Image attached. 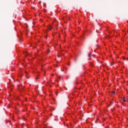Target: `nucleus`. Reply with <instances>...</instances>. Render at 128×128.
<instances>
[{
    "mask_svg": "<svg viewBox=\"0 0 128 128\" xmlns=\"http://www.w3.org/2000/svg\"><path fill=\"white\" fill-rule=\"evenodd\" d=\"M92 56V54H88V56L90 57V56Z\"/></svg>",
    "mask_w": 128,
    "mask_h": 128,
    "instance_id": "obj_3",
    "label": "nucleus"
},
{
    "mask_svg": "<svg viewBox=\"0 0 128 128\" xmlns=\"http://www.w3.org/2000/svg\"><path fill=\"white\" fill-rule=\"evenodd\" d=\"M49 30H51V29H50V28H49Z\"/></svg>",
    "mask_w": 128,
    "mask_h": 128,
    "instance_id": "obj_4",
    "label": "nucleus"
},
{
    "mask_svg": "<svg viewBox=\"0 0 128 128\" xmlns=\"http://www.w3.org/2000/svg\"><path fill=\"white\" fill-rule=\"evenodd\" d=\"M123 102H126V98H123Z\"/></svg>",
    "mask_w": 128,
    "mask_h": 128,
    "instance_id": "obj_2",
    "label": "nucleus"
},
{
    "mask_svg": "<svg viewBox=\"0 0 128 128\" xmlns=\"http://www.w3.org/2000/svg\"><path fill=\"white\" fill-rule=\"evenodd\" d=\"M112 94H116V92H114V91H112Z\"/></svg>",
    "mask_w": 128,
    "mask_h": 128,
    "instance_id": "obj_1",
    "label": "nucleus"
},
{
    "mask_svg": "<svg viewBox=\"0 0 128 128\" xmlns=\"http://www.w3.org/2000/svg\"><path fill=\"white\" fill-rule=\"evenodd\" d=\"M91 64H92V62H91Z\"/></svg>",
    "mask_w": 128,
    "mask_h": 128,
    "instance_id": "obj_6",
    "label": "nucleus"
},
{
    "mask_svg": "<svg viewBox=\"0 0 128 128\" xmlns=\"http://www.w3.org/2000/svg\"><path fill=\"white\" fill-rule=\"evenodd\" d=\"M114 64H112L111 66H112Z\"/></svg>",
    "mask_w": 128,
    "mask_h": 128,
    "instance_id": "obj_5",
    "label": "nucleus"
}]
</instances>
